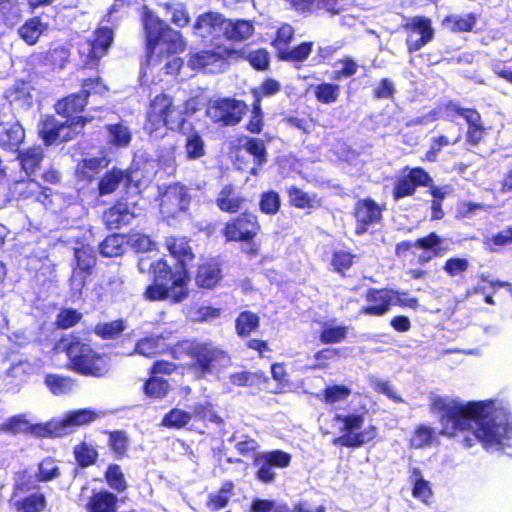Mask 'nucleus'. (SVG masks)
I'll return each instance as SVG.
<instances>
[{
	"label": "nucleus",
	"mask_w": 512,
	"mask_h": 512,
	"mask_svg": "<svg viewBox=\"0 0 512 512\" xmlns=\"http://www.w3.org/2000/svg\"><path fill=\"white\" fill-rule=\"evenodd\" d=\"M229 59L245 60L256 71H267L270 68V54L266 48H258L247 52L245 48L235 49L229 47L225 55Z\"/></svg>",
	"instance_id": "nucleus-28"
},
{
	"label": "nucleus",
	"mask_w": 512,
	"mask_h": 512,
	"mask_svg": "<svg viewBox=\"0 0 512 512\" xmlns=\"http://www.w3.org/2000/svg\"><path fill=\"white\" fill-rule=\"evenodd\" d=\"M192 418L199 421H209L212 423L220 424L223 422L222 418L214 410V406L209 401L195 403L192 411L190 412Z\"/></svg>",
	"instance_id": "nucleus-59"
},
{
	"label": "nucleus",
	"mask_w": 512,
	"mask_h": 512,
	"mask_svg": "<svg viewBox=\"0 0 512 512\" xmlns=\"http://www.w3.org/2000/svg\"><path fill=\"white\" fill-rule=\"evenodd\" d=\"M83 318V314L75 308H62L55 318L54 326L59 330H68L76 326Z\"/></svg>",
	"instance_id": "nucleus-60"
},
{
	"label": "nucleus",
	"mask_w": 512,
	"mask_h": 512,
	"mask_svg": "<svg viewBox=\"0 0 512 512\" xmlns=\"http://www.w3.org/2000/svg\"><path fill=\"white\" fill-rule=\"evenodd\" d=\"M185 132H178L185 135L184 149L187 160H197L206 154V145L201 133L195 130L194 125L188 120Z\"/></svg>",
	"instance_id": "nucleus-32"
},
{
	"label": "nucleus",
	"mask_w": 512,
	"mask_h": 512,
	"mask_svg": "<svg viewBox=\"0 0 512 512\" xmlns=\"http://www.w3.org/2000/svg\"><path fill=\"white\" fill-rule=\"evenodd\" d=\"M247 110L244 100L224 97L210 102L205 112L214 124L227 127L239 124Z\"/></svg>",
	"instance_id": "nucleus-12"
},
{
	"label": "nucleus",
	"mask_w": 512,
	"mask_h": 512,
	"mask_svg": "<svg viewBox=\"0 0 512 512\" xmlns=\"http://www.w3.org/2000/svg\"><path fill=\"white\" fill-rule=\"evenodd\" d=\"M103 158L92 157L82 159L76 166L75 175L78 181L91 183L104 167Z\"/></svg>",
	"instance_id": "nucleus-44"
},
{
	"label": "nucleus",
	"mask_w": 512,
	"mask_h": 512,
	"mask_svg": "<svg viewBox=\"0 0 512 512\" xmlns=\"http://www.w3.org/2000/svg\"><path fill=\"white\" fill-rule=\"evenodd\" d=\"M476 23L477 16L474 13H469L465 16L451 14L443 20V25L453 33L471 32Z\"/></svg>",
	"instance_id": "nucleus-50"
},
{
	"label": "nucleus",
	"mask_w": 512,
	"mask_h": 512,
	"mask_svg": "<svg viewBox=\"0 0 512 512\" xmlns=\"http://www.w3.org/2000/svg\"><path fill=\"white\" fill-rule=\"evenodd\" d=\"M75 264L72 268L70 284L81 291L96 266V255L92 248L86 245L74 248Z\"/></svg>",
	"instance_id": "nucleus-21"
},
{
	"label": "nucleus",
	"mask_w": 512,
	"mask_h": 512,
	"mask_svg": "<svg viewBox=\"0 0 512 512\" xmlns=\"http://www.w3.org/2000/svg\"><path fill=\"white\" fill-rule=\"evenodd\" d=\"M79 94L88 102L92 95H104L108 92V87L100 76L85 78L80 83Z\"/></svg>",
	"instance_id": "nucleus-61"
},
{
	"label": "nucleus",
	"mask_w": 512,
	"mask_h": 512,
	"mask_svg": "<svg viewBox=\"0 0 512 512\" xmlns=\"http://www.w3.org/2000/svg\"><path fill=\"white\" fill-rule=\"evenodd\" d=\"M171 389V384L167 379L152 374H148L141 388L143 394L151 400H162L166 398Z\"/></svg>",
	"instance_id": "nucleus-39"
},
{
	"label": "nucleus",
	"mask_w": 512,
	"mask_h": 512,
	"mask_svg": "<svg viewBox=\"0 0 512 512\" xmlns=\"http://www.w3.org/2000/svg\"><path fill=\"white\" fill-rule=\"evenodd\" d=\"M313 95L318 103L330 105L339 100L341 87L334 82L322 81L313 86Z\"/></svg>",
	"instance_id": "nucleus-47"
},
{
	"label": "nucleus",
	"mask_w": 512,
	"mask_h": 512,
	"mask_svg": "<svg viewBox=\"0 0 512 512\" xmlns=\"http://www.w3.org/2000/svg\"><path fill=\"white\" fill-rule=\"evenodd\" d=\"M126 327V321L118 318L108 322H98L93 331L102 340H115L125 331Z\"/></svg>",
	"instance_id": "nucleus-49"
},
{
	"label": "nucleus",
	"mask_w": 512,
	"mask_h": 512,
	"mask_svg": "<svg viewBox=\"0 0 512 512\" xmlns=\"http://www.w3.org/2000/svg\"><path fill=\"white\" fill-rule=\"evenodd\" d=\"M199 97L188 98L183 109L175 104L173 96L160 92L150 99L143 123V129L148 135H158L164 129L173 132H185L187 121L201 110Z\"/></svg>",
	"instance_id": "nucleus-3"
},
{
	"label": "nucleus",
	"mask_w": 512,
	"mask_h": 512,
	"mask_svg": "<svg viewBox=\"0 0 512 512\" xmlns=\"http://www.w3.org/2000/svg\"><path fill=\"white\" fill-rule=\"evenodd\" d=\"M244 144L235 148L236 156L234 164L239 170H247L248 167L245 162L242 161L240 152L246 151L248 154L253 156V166L249 169L251 175H257V170L267 162V151L265 143L262 139L255 137H244Z\"/></svg>",
	"instance_id": "nucleus-25"
},
{
	"label": "nucleus",
	"mask_w": 512,
	"mask_h": 512,
	"mask_svg": "<svg viewBox=\"0 0 512 512\" xmlns=\"http://www.w3.org/2000/svg\"><path fill=\"white\" fill-rule=\"evenodd\" d=\"M435 440V429L428 425L420 424L414 429L411 446L414 448H424L431 446Z\"/></svg>",
	"instance_id": "nucleus-63"
},
{
	"label": "nucleus",
	"mask_w": 512,
	"mask_h": 512,
	"mask_svg": "<svg viewBox=\"0 0 512 512\" xmlns=\"http://www.w3.org/2000/svg\"><path fill=\"white\" fill-rule=\"evenodd\" d=\"M69 129L70 125L67 121L60 122L53 115H47L41 121L39 135L46 146H51L58 142H65L61 131L63 129Z\"/></svg>",
	"instance_id": "nucleus-35"
},
{
	"label": "nucleus",
	"mask_w": 512,
	"mask_h": 512,
	"mask_svg": "<svg viewBox=\"0 0 512 512\" xmlns=\"http://www.w3.org/2000/svg\"><path fill=\"white\" fill-rule=\"evenodd\" d=\"M356 254L346 250H335L332 252L330 265L332 271L342 278L347 276V271L354 265Z\"/></svg>",
	"instance_id": "nucleus-51"
},
{
	"label": "nucleus",
	"mask_w": 512,
	"mask_h": 512,
	"mask_svg": "<svg viewBox=\"0 0 512 512\" xmlns=\"http://www.w3.org/2000/svg\"><path fill=\"white\" fill-rule=\"evenodd\" d=\"M113 40L114 32L111 27H97L90 41V49L84 61V65L91 69L97 67L100 60L108 54Z\"/></svg>",
	"instance_id": "nucleus-24"
},
{
	"label": "nucleus",
	"mask_w": 512,
	"mask_h": 512,
	"mask_svg": "<svg viewBox=\"0 0 512 512\" xmlns=\"http://www.w3.org/2000/svg\"><path fill=\"white\" fill-rule=\"evenodd\" d=\"M254 32L255 27L251 20L227 18L224 39L232 43H243L247 41Z\"/></svg>",
	"instance_id": "nucleus-33"
},
{
	"label": "nucleus",
	"mask_w": 512,
	"mask_h": 512,
	"mask_svg": "<svg viewBox=\"0 0 512 512\" xmlns=\"http://www.w3.org/2000/svg\"><path fill=\"white\" fill-rule=\"evenodd\" d=\"M134 169L127 168L125 170L113 166L107 170L99 179L97 185V192L99 196H106L113 194L124 182L125 187H139L140 181L134 179Z\"/></svg>",
	"instance_id": "nucleus-23"
},
{
	"label": "nucleus",
	"mask_w": 512,
	"mask_h": 512,
	"mask_svg": "<svg viewBox=\"0 0 512 512\" xmlns=\"http://www.w3.org/2000/svg\"><path fill=\"white\" fill-rule=\"evenodd\" d=\"M467 123L466 141L471 146H477L484 138L486 128L483 125L481 114L474 110L465 119Z\"/></svg>",
	"instance_id": "nucleus-46"
},
{
	"label": "nucleus",
	"mask_w": 512,
	"mask_h": 512,
	"mask_svg": "<svg viewBox=\"0 0 512 512\" xmlns=\"http://www.w3.org/2000/svg\"><path fill=\"white\" fill-rule=\"evenodd\" d=\"M192 415L180 408H172L162 418L161 425L168 429L180 430L188 425Z\"/></svg>",
	"instance_id": "nucleus-54"
},
{
	"label": "nucleus",
	"mask_w": 512,
	"mask_h": 512,
	"mask_svg": "<svg viewBox=\"0 0 512 512\" xmlns=\"http://www.w3.org/2000/svg\"><path fill=\"white\" fill-rule=\"evenodd\" d=\"M141 21L147 57L151 58L156 53L158 46H163L161 54L165 57L185 49L181 32L172 29L147 6L142 8Z\"/></svg>",
	"instance_id": "nucleus-5"
},
{
	"label": "nucleus",
	"mask_w": 512,
	"mask_h": 512,
	"mask_svg": "<svg viewBox=\"0 0 512 512\" xmlns=\"http://www.w3.org/2000/svg\"><path fill=\"white\" fill-rule=\"evenodd\" d=\"M76 466L81 469L94 466L99 458L97 449L86 441H81L73 447Z\"/></svg>",
	"instance_id": "nucleus-45"
},
{
	"label": "nucleus",
	"mask_w": 512,
	"mask_h": 512,
	"mask_svg": "<svg viewBox=\"0 0 512 512\" xmlns=\"http://www.w3.org/2000/svg\"><path fill=\"white\" fill-rule=\"evenodd\" d=\"M35 480L36 476L32 475L28 470L16 472L11 497L24 495L38 488Z\"/></svg>",
	"instance_id": "nucleus-56"
},
{
	"label": "nucleus",
	"mask_w": 512,
	"mask_h": 512,
	"mask_svg": "<svg viewBox=\"0 0 512 512\" xmlns=\"http://www.w3.org/2000/svg\"><path fill=\"white\" fill-rule=\"evenodd\" d=\"M364 420V415L360 413L336 414L334 421L342 424L340 427L342 434L333 438L332 444L355 449L374 441L378 434V428L375 425H369L363 431H358L362 428Z\"/></svg>",
	"instance_id": "nucleus-7"
},
{
	"label": "nucleus",
	"mask_w": 512,
	"mask_h": 512,
	"mask_svg": "<svg viewBox=\"0 0 512 512\" xmlns=\"http://www.w3.org/2000/svg\"><path fill=\"white\" fill-rule=\"evenodd\" d=\"M183 351L191 359L189 369L199 378L212 373L216 366L229 360L228 354L211 342L190 341L185 344Z\"/></svg>",
	"instance_id": "nucleus-9"
},
{
	"label": "nucleus",
	"mask_w": 512,
	"mask_h": 512,
	"mask_svg": "<svg viewBox=\"0 0 512 512\" xmlns=\"http://www.w3.org/2000/svg\"><path fill=\"white\" fill-rule=\"evenodd\" d=\"M431 412L439 415L440 434L449 438L460 432L469 431L475 424L471 435L463 437L462 443L466 448L480 442L484 448L503 447L505 442L512 439V423L507 419L498 420L494 415V401H468L440 396L432 398Z\"/></svg>",
	"instance_id": "nucleus-1"
},
{
	"label": "nucleus",
	"mask_w": 512,
	"mask_h": 512,
	"mask_svg": "<svg viewBox=\"0 0 512 512\" xmlns=\"http://www.w3.org/2000/svg\"><path fill=\"white\" fill-rule=\"evenodd\" d=\"M295 37V28L289 23H282L276 30L271 46L275 50L278 61L293 64L303 63L310 57L314 42L303 41L294 47H290Z\"/></svg>",
	"instance_id": "nucleus-8"
},
{
	"label": "nucleus",
	"mask_w": 512,
	"mask_h": 512,
	"mask_svg": "<svg viewBox=\"0 0 512 512\" xmlns=\"http://www.w3.org/2000/svg\"><path fill=\"white\" fill-rule=\"evenodd\" d=\"M224 278L222 262L218 257H201L193 274L194 284L200 291H212L221 286Z\"/></svg>",
	"instance_id": "nucleus-17"
},
{
	"label": "nucleus",
	"mask_w": 512,
	"mask_h": 512,
	"mask_svg": "<svg viewBox=\"0 0 512 512\" xmlns=\"http://www.w3.org/2000/svg\"><path fill=\"white\" fill-rule=\"evenodd\" d=\"M46 29L47 24L43 23L39 16H34L19 27L18 34L27 45L33 46Z\"/></svg>",
	"instance_id": "nucleus-43"
},
{
	"label": "nucleus",
	"mask_w": 512,
	"mask_h": 512,
	"mask_svg": "<svg viewBox=\"0 0 512 512\" xmlns=\"http://www.w3.org/2000/svg\"><path fill=\"white\" fill-rule=\"evenodd\" d=\"M484 245L490 251H497L512 245V226H507L502 230L492 234L484 239Z\"/></svg>",
	"instance_id": "nucleus-64"
},
{
	"label": "nucleus",
	"mask_w": 512,
	"mask_h": 512,
	"mask_svg": "<svg viewBox=\"0 0 512 512\" xmlns=\"http://www.w3.org/2000/svg\"><path fill=\"white\" fill-rule=\"evenodd\" d=\"M87 101L78 92L71 93L59 100L54 104L55 112L65 118L70 125V131L63 135L64 141H70L82 133L87 123L93 120V116L80 115L85 107Z\"/></svg>",
	"instance_id": "nucleus-10"
},
{
	"label": "nucleus",
	"mask_w": 512,
	"mask_h": 512,
	"mask_svg": "<svg viewBox=\"0 0 512 512\" xmlns=\"http://www.w3.org/2000/svg\"><path fill=\"white\" fill-rule=\"evenodd\" d=\"M137 202L128 196L117 198L102 213V221L108 230H120L128 226L137 217Z\"/></svg>",
	"instance_id": "nucleus-16"
},
{
	"label": "nucleus",
	"mask_w": 512,
	"mask_h": 512,
	"mask_svg": "<svg viewBox=\"0 0 512 512\" xmlns=\"http://www.w3.org/2000/svg\"><path fill=\"white\" fill-rule=\"evenodd\" d=\"M84 508L86 512H116L118 497L109 490H93Z\"/></svg>",
	"instance_id": "nucleus-31"
},
{
	"label": "nucleus",
	"mask_w": 512,
	"mask_h": 512,
	"mask_svg": "<svg viewBox=\"0 0 512 512\" xmlns=\"http://www.w3.org/2000/svg\"><path fill=\"white\" fill-rule=\"evenodd\" d=\"M262 232L259 216L252 211L245 210L228 219L221 230L227 243H240L247 245L244 250L248 256H257L260 246L256 239Z\"/></svg>",
	"instance_id": "nucleus-6"
},
{
	"label": "nucleus",
	"mask_w": 512,
	"mask_h": 512,
	"mask_svg": "<svg viewBox=\"0 0 512 512\" xmlns=\"http://www.w3.org/2000/svg\"><path fill=\"white\" fill-rule=\"evenodd\" d=\"M106 130L109 135V142L116 147H127L131 140L132 135L128 127L123 123L118 122L106 125Z\"/></svg>",
	"instance_id": "nucleus-58"
},
{
	"label": "nucleus",
	"mask_w": 512,
	"mask_h": 512,
	"mask_svg": "<svg viewBox=\"0 0 512 512\" xmlns=\"http://www.w3.org/2000/svg\"><path fill=\"white\" fill-rule=\"evenodd\" d=\"M192 239L186 235H169L165 237L164 247L175 260L174 268L165 256L149 264L150 283L143 291V297L150 302H167L177 305L190 296L191 276L189 265L196 259Z\"/></svg>",
	"instance_id": "nucleus-2"
},
{
	"label": "nucleus",
	"mask_w": 512,
	"mask_h": 512,
	"mask_svg": "<svg viewBox=\"0 0 512 512\" xmlns=\"http://www.w3.org/2000/svg\"><path fill=\"white\" fill-rule=\"evenodd\" d=\"M410 482L412 483V496L420 500L423 504H430L433 497V490L428 480L424 479L419 468L413 467L410 470Z\"/></svg>",
	"instance_id": "nucleus-42"
},
{
	"label": "nucleus",
	"mask_w": 512,
	"mask_h": 512,
	"mask_svg": "<svg viewBox=\"0 0 512 512\" xmlns=\"http://www.w3.org/2000/svg\"><path fill=\"white\" fill-rule=\"evenodd\" d=\"M20 168L27 176H33L39 169L43 159L44 151L39 145L30 146L23 150L16 151Z\"/></svg>",
	"instance_id": "nucleus-36"
},
{
	"label": "nucleus",
	"mask_w": 512,
	"mask_h": 512,
	"mask_svg": "<svg viewBox=\"0 0 512 512\" xmlns=\"http://www.w3.org/2000/svg\"><path fill=\"white\" fill-rule=\"evenodd\" d=\"M56 348L65 353L67 369L76 374L101 378L110 370L106 355L97 351L89 341L78 333L62 335Z\"/></svg>",
	"instance_id": "nucleus-4"
},
{
	"label": "nucleus",
	"mask_w": 512,
	"mask_h": 512,
	"mask_svg": "<svg viewBox=\"0 0 512 512\" xmlns=\"http://www.w3.org/2000/svg\"><path fill=\"white\" fill-rule=\"evenodd\" d=\"M384 205L378 204L373 198L366 197L355 202L352 217L355 221L354 234L364 235L372 226L383 220Z\"/></svg>",
	"instance_id": "nucleus-13"
},
{
	"label": "nucleus",
	"mask_w": 512,
	"mask_h": 512,
	"mask_svg": "<svg viewBox=\"0 0 512 512\" xmlns=\"http://www.w3.org/2000/svg\"><path fill=\"white\" fill-rule=\"evenodd\" d=\"M108 435V446L114 457L118 460H121L127 456L129 449V438L125 431L123 430H114V431H106Z\"/></svg>",
	"instance_id": "nucleus-52"
},
{
	"label": "nucleus",
	"mask_w": 512,
	"mask_h": 512,
	"mask_svg": "<svg viewBox=\"0 0 512 512\" xmlns=\"http://www.w3.org/2000/svg\"><path fill=\"white\" fill-rule=\"evenodd\" d=\"M291 10L303 17L320 14L336 15L339 12V0H283Z\"/></svg>",
	"instance_id": "nucleus-26"
},
{
	"label": "nucleus",
	"mask_w": 512,
	"mask_h": 512,
	"mask_svg": "<svg viewBox=\"0 0 512 512\" xmlns=\"http://www.w3.org/2000/svg\"><path fill=\"white\" fill-rule=\"evenodd\" d=\"M286 193L289 205L296 209H316L322 205L317 193H308L296 185L288 187Z\"/></svg>",
	"instance_id": "nucleus-37"
},
{
	"label": "nucleus",
	"mask_w": 512,
	"mask_h": 512,
	"mask_svg": "<svg viewBox=\"0 0 512 512\" xmlns=\"http://www.w3.org/2000/svg\"><path fill=\"white\" fill-rule=\"evenodd\" d=\"M260 326V317L257 313L244 310L235 319V330L239 337H248L257 331Z\"/></svg>",
	"instance_id": "nucleus-48"
},
{
	"label": "nucleus",
	"mask_w": 512,
	"mask_h": 512,
	"mask_svg": "<svg viewBox=\"0 0 512 512\" xmlns=\"http://www.w3.org/2000/svg\"><path fill=\"white\" fill-rule=\"evenodd\" d=\"M99 414L90 408L70 411L63 419L55 422L52 428H42L39 435L43 437L58 438L73 433L78 427L94 422Z\"/></svg>",
	"instance_id": "nucleus-14"
},
{
	"label": "nucleus",
	"mask_w": 512,
	"mask_h": 512,
	"mask_svg": "<svg viewBox=\"0 0 512 512\" xmlns=\"http://www.w3.org/2000/svg\"><path fill=\"white\" fill-rule=\"evenodd\" d=\"M166 338L163 335H151L140 338L134 347L133 353L146 358H155L158 355L165 354L167 350Z\"/></svg>",
	"instance_id": "nucleus-38"
},
{
	"label": "nucleus",
	"mask_w": 512,
	"mask_h": 512,
	"mask_svg": "<svg viewBox=\"0 0 512 512\" xmlns=\"http://www.w3.org/2000/svg\"><path fill=\"white\" fill-rule=\"evenodd\" d=\"M444 239L436 232H430L415 241L403 240L395 245V255L399 258L406 257L412 248L421 249L423 252L418 257L419 264H426L435 258L447 253L448 247L443 246Z\"/></svg>",
	"instance_id": "nucleus-11"
},
{
	"label": "nucleus",
	"mask_w": 512,
	"mask_h": 512,
	"mask_svg": "<svg viewBox=\"0 0 512 512\" xmlns=\"http://www.w3.org/2000/svg\"><path fill=\"white\" fill-rule=\"evenodd\" d=\"M227 17L217 11H206L197 16L193 29L211 43L224 39Z\"/></svg>",
	"instance_id": "nucleus-22"
},
{
	"label": "nucleus",
	"mask_w": 512,
	"mask_h": 512,
	"mask_svg": "<svg viewBox=\"0 0 512 512\" xmlns=\"http://www.w3.org/2000/svg\"><path fill=\"white\" fill-rule=\"evenodd\" d=\"M396 294L395 289L388 287L368 288L363 296L365 304L360 307L359 313L370 317L386 315L395 306Z\"/></svg>",
	"instance_id": "nucleus-18"
},
{
	"label": "nucleus",
	"mask_w": 512,
	"mask_h": 512,
	"mask_svg": "<svg viewBox=\"0 0 512 512\" xmlns=\"http://www.w3.org/2000/svg\"><path fill=\"white\" fill-rule=\"evenodd\" d=\"M44 383L54 395H61L71 390L73 380L69 376L59 374H46Z\"/></svg>",
	"instance_id": "nucleus-62"
},
{
	"label": "nucleus",
	"mask_w": 512,
	"mask_h": 512,
	"mask_svg": "<svg viewBox=\"0 0 512 512\" xmlns=\"http://www.w3.org/2000/svg\"><path fill=\"white\" fill-rule=\"evenodd\" d=\"M25 129L18 122L0 123V148L8 152H16L25 140Z\"/></svg>",
	"instance_id": "nucleus-29"
},
{
	"label": "nucleus",
	"mask_w": 512,
	"mask_h": 512,
	"mask_svg": "<svg viewBox=\"0 0 512 512\" xmlns=\"http://www.w3.org/2000/svg\"><path fill=\"white\" fill-rule=\"evenodd\" d=\"M407 32L405 45L409 53L421 50L434 37L432 21L425 16H415L403 24Z\"/></svg>",
	"instance_id": "nucleus-19"
},
{
	"label": "nucleus",
	"mask_w": 512,
	"mask_h": 512,
	"mask_svg": "<svg viewBox=\"0 0 512 512\" xmlns=\"http://www.w3.org/2000/svg\"><path fill=\"white\" fill-rule=\"evenodd\" d=\"M10 503L17 512H42L47 501L43 493H32L27 496L11 497Z\"/></svg>",
	"instance_id": "nucleus-41"
},
{
	"label": "nucleus",
	"mask_w": 512,
	"mask_h": 512,
	"mask_svg": "<svg viewBox=\"0 0 512 512\" xmlns=\"http://www.w3.org/2000/svg\"><path fill=\"white\" fill-rule=\"evenodd\" d=\"M190 202L191 196L187 187L176 182L168 185L161 194L159 207L162 214L173 218L188 210Z\"/></svg>",
	"instance_id": "nucleus-20"
},
{
	"label": "nucleus",
	"mask_w": 512,
	"mask_h": 512,
	"mask_svg": "<svg viewBox=\"0 0 512 512\" xmlns=\"http://www.w3.org/2000/svg\"><path fill=\"white\" fill-rule=\"evenodd\" d=\"M474 110V108H464L455 101H447L439 104L436 108L431 110L427 115L418 117L412 120V124L421 125L428 120L435 121L439 118L453 120L456 116H461L464 120Z\"/></svg>",
	"instance_id": "nucleus-27"
},
{
	"label": "nucleus",
	"mask_w": 512,
	"mask_h": 512,
	"mask_svg": "<svg viewBox=\"0 0 512 512\" xmlns=\"http://www.w3.org/2000/svg\"><path fill=\"white\" fill-rule=\"evenodd\" d=\"M104 479L107 485L118 493L124 492L128 488L125 475L122 472L120 465L111 463L107 466L104 472Z\"/></svg>",
	"instance_id": "nucleus-55"
},
{
	"label": "nucleus",
	"mask_w": 512,
	"mask_h": 512,
	"mask_svg": "<svg viewBox=\"0 0 512 512\" xmlns=\"http://www.w3.org/2000/svg\"><path fill=\"white\" fill-rule=\"evenodd\" d=\"M229 47H223L219 51L202 50L192 53L188 57V66L193 70L205 69L218 61L228 60L229 57L224 56Z\"/></svg>",
	"instance_id": "nucleus-40"
},
{
	"label": "nucleus",
	"mask_w": 512,
	"mask_h": 512,
	"mask_svg": "<svg viewBox=\"0 0 512 512\" xmlns=\"http://www.w3.org/2000/svg\"><path fill=\"white\" fill-rule=\"evenodd\" d=\"M235 495V484L232 480L222 482L219 489L207 495L205 506L210 512H219L226 508Z\"/></svg>",
	"instance_id": "nucleus-34"
},
{
	"label": "nucleus",
	"mask_w": 512,
	"mask_h": 512,
	"mask_svg": "<svg viewBox=\"0 0 512 512\" xmlns=\"http://www.w3.org/2000/svg\"><path fill=\"white\" fill-rule=\"evenodd\" d=\"M258 205L263 214L274 216L281 209L280 194L273 189L263 191L259 196Z\"/></svg>",
	"instance_id": "nucleus-57"
},
{
	"label": "nucleus",
	"mask_w": 512,
	"mask_h": 512,
	"mask_svg": "<svg viewBox=\"0 0 512 512\" xmlns=\"http://www.w3.org/2000/svg\"><path fill=\"white\" fill-rule=\"evenodd\" d=\"M125 252V235L113 233L100 244V253L104 257H117Z\"/></svg>",
	"instance_id": "nucleus-53"
},
{
	"label": "nucleus",
	"mask_w": 512,
	"mask_h": 512,
	"mask_svg": "<svg viewBox=\"0 0 512 512\" xmlns=\"http://www.w3.org/2000/svg\"><path fill=\"white\" fill-rule=\"evenodd\" d=\"M433 178L420 166L405 167L392 189L394 200L413 196L419 187L431 186Z\"/></svg>",
	"instance_id": "nucleus-15"
},
{
	"label": "nucleus",
	"mask_w": 512,
	"mask_h": 512,
	"mask_svg": "<svg viewBox=\"0 0 512 512\" xmlns=\"http://www.w3.org/2000/svg\"><path fill=\"white\" fill-rule=\"evenodd\" d=\"M247 199L236 192L233 184H225L216 198V205L222 212L228 214L238 213L245 205Z\"/></svg>",
	"instance_id": "nucleus-30"
}]
</instances>
